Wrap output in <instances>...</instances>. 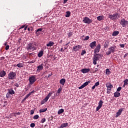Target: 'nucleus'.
Here are the masks:
<instances>
[{"instance_id":"f257e3e1","label":"nucleus","mask_w":128,"mask_h":128,"mask_svg":"<svg viewBox=\"0 0 128 128\" xmlns=\"http://www.w3.org/2000/svg\"><path fill=\"white\" fill-rule=\"evenodd\" d=\"M36 42L33 43H29L27 44L26 50H36Z\"/></svg>"},{"instance_id":"f03ea898","label":"nucleus","mask_w":128,"mask_h":128,"mask_svg":"<svg viewBox=\"0 0 128 128\" xmlns=\"http://www.w3.org/2000/svg\"><path fill=\"white\" fill-rule=\"evenodd\" d=\"M108 18L112 20H116L120 18V15L118 13L114 14H109Z\"/></svg>"},{"instance_id":"7ed1b4c3","label":"nucleus","mask_w":128,"mask_h":128,"mask_svg":"<svg viewBox=\"0 0 128 128\" xmlns=\"http://www.w3.org/2000/svg\"><path fill=\"white\" fill-rule=\"evenodd\" d=\"M108 50L106 52V56H110L111 54H114L116 50V46H112L108 49Z\"/></svg>"},{"instance_id":"20e7f679","label":"nucleus","mask_w":128,"mask_h":128,"mask_svg":"<svg viewBox=\"0 0 128 128\" xmlns=\"http://www.w3.org/2000/svg\"><path fill=\"white\" fill-rule=\"evenodd\" d=\"M8 78L11 80H16V73L14 72H10L8 74Z\"/></svg>"},{"instance_id":"39448f33","label":"nucleus","mask_w":128,"mask_h":128,"mask_svg":"<svg viewBox=\"0 0 128 128\" xmlns=\"http://www.w3.org/2000/svg\"><path fill=\"white\" fill-rule=\"evenodd\" d=\"M102 56V55L100 54H94L92 58L94 64H96V61L98 60H100Z\"/></svg>"},{"instance_id":"423d86ee","label":"nucleus","mask_w":128,"mask_h":128,"mask_svg":"<svg viewBox=\"0 0 128 128\" xmlns=\"http://www.w3.org/2000/svg\"><path fill=\"white\" fill-rule=\"evenodd\" d=\"M30 84L31 86L34 84L36 82V76L35 75H32L29 78Z\"/></svg>"},{"instance_id":"0eeeda50","label":"nucleus","mask_w":128,"mask_h":128,"mask_svg":"<svg viewBox=\"0 0 128 128\" xmlns=\"http://www.w3.org/2000/svg\"><path fill=\"white\" fill-rule=\"evenodd\" d=\"M84 24H90L92 22V20L89 18L88 17H84L82 20Z\"/></svg>"},{"instance_id":"6e6552de","label":"nucleus","mask_w":128,"mask_h":128,"mask_svg":"<svg viewBox=\"0 0 128 128\" xmlns=\"http://www.w3.org/2000/svg\"><path fill=\"white\" fill-rule=\"evenodd\" d=\"M120 24H121L123 28H126V26H128V21L124 18H122L120 20Z\"/></svg>"},{"instance_id":"1a4fd4ad","label":"nucleus","mask_w":128,"mask_h":128,"mask_svg":"<svg viewBox=\"0 0 128 128\" xmlns=\"http://www.w3.org/2000/svg\"><path fill=\"white\" fill-rule=\"evenodd\" d=\"M102 104H104V102L100 100L98 103V106L96 107V111L98 112L100 108H102Z\"/></svg>"},{"instance_id":"9d476101","label":"nucleus","mask_w":128,"mask_h":128,"mask_svg":"<svg viewBox=\"0 0 128 128\" xmlns=\"http://www.w3.org/2000/svg\"><path fill=\"white\" fill-rule=\"evenodd\" d=\"M124 110V108H121L119 109L118 112L116 114L115 118H118V116L122 114V112Z\"/></svg>"},{"instance_id":"9b49d317","label":"nucleus","mask_w":128,"mask_h":128,"mask_svg":"<svg viewBox=\"0 0 128 128\" xmlns=\"http://www.w3.org/2000/svg\"><path fill=\"white\" fill-rule=\"evenodd\" d=\"M100 44H98L94 50V54H98V52H100Z\"/></svg>"},{"instance_id":"f8f14e48","label":"nucleus","mask_w":128,"mask_h":128,"mask_svg":"<svg viewBox=\"0 0 128 128\" xmlns=\"http://www.w3.org/2000/svg\"><path fill=\"white\" fill-rule=\"evenodd\" d=\"M90 84V81H88V82H85L80 86L78 87V89L82 90V89L84 88H86V86H88V84Z\"/></svg>"},{"instance_id":"ddd939ff","label":"nucleus","mask_w":128,"mask_h":128,"mask_svg":"<svg viewBox=\"0 0 128 128\" xmlns=\"http://www.w3.org/2000/svg\"><path fill=\"white\" fill-rule=\"evenodd\" d=\"M80 48H82V46L80 45L74 46L72 48V52H78L80 50Z\"/></svg>"},{"instance_id":"4468645a","label":"nucleus","mask_w":128,"mask_h":128,"mask_svg":"<svg viewBox=\"0 0 128 128\" xmlns=\"http://www.w3.org/2000/svg\"><path fill=\"white\" fill-rule=\"evenodd\" d=\"M106 86L108 88V90H111L112 88H114V86H112V84H110V82L106 83Z\"/></svg>"},{"instance_id":"2eb2a0df","label":"nucleus","mask_w":128,"mask_h":128,"mask_svg":"<svg viewBox=\"0 0 128 128\" xmlns=\"http://www.w3.org/2000/svg\"><path fill=\"white\" fill-rule=\"evenodd\" d=\"M89 46L91 48H92V50H94V48L96 46V41L92 42L90 44Z\"/></svg>"},{"instance_id":"dca6fc26","label":"nucleus","mask_w":128,"mask_h":128,"mask_svg":"<svg viewBox=\"0 0 128 128\" xmlns=\"http://www.w3.org/2000/svg\"><path fill=\"white\" fill-rule=\"evenodd\" d=\"M38 69H37V72H40L41 70H42L44 69V64H42L40 65H39L38 66Z\"/></svg>"},{"instance_id":"f3484780","label":"nucleus","mask_w":128,"mask_h":128,"mask_svg":"<svg viewBox=\"0 0 128 128\" xmlns=\"http://www.w3.org/2000/svg\"><path fill=\"white\" fill-rule=\"evenodd\" d=\"M82 72V74H88V72H90V68H82L81 70Z\"/></svg>"},{"instance_id":"a211bd4d","label":"nucleus","mask_w":128,"mask_h":128,"mask_svg":"<svg viewBox=\"0 0 128 128\" xmlns=\"http://www.w3.org/2000/svg\"><path fill=\"white\" fill-rule=\"evenodd\" d=\"M52 93L50 92L48 94V95H47V96L45 98L44 100V101H45L46 102H48V98H50V96H52Z\"/></svg>"},{"instance_id":"6ab92c4d","label":"nucleus","mask_w":128,"mask_h":128,"mask_svg":"<svg viewBox=\"0 0 128 128\" xmlns=\"http://www.w3.org/2000/svg\"><path fill=\"white\" fill-rule=\"evenodd\" d=\"M6 72L4 70H2L0 71V78L6 76Z\"/></svg>"},{"instance_id":"aec40b11","label":"nucleus","mask_w":128,"mask_h":128,"mask_svg":"<svg viewBox=\"0 0 128 128\" xmlns=\"http://www.w3.org/2000/svg\"><path fill=\"white\" fill-rule=\"evenodd\" d=\"M8 91L10 94H16V92H14V89H12V88L8 89Z\"/></svg>"},{"instance_id":"412c9836","label":"nucleus","mask_w":128,"mask_h":128,"mask_svg":"<svg viewBox=\"0 0 128 128\" xmlns=\"http://www.w3.org/2000/svg\"><path fill=\"white\" fill-rule=\"evenodd\" d=\"M60 84H62V86H64V84H66V79L65 78H62L60 80Z\"/></svg>"},{"instance_id":"4be33fe9","label":"nucleus","mask_w":128,"mask_h":128,"mask_svg":"<svg viewBox=\"0 0 128 128\" xmlns=\"http://www.w3.org/2000/svg\"><path fill=\"white\" fill-rule=\"evenodd\" d=\"M114 96L115 98H119V96H120V93L118 92V91L115 92L114 93Z\"/></svg>"},{"instance_id":"5701e85b","label":"nucleus","mask_w":128,"mask_h":128,"mask_svg":"<svg viewBox=\"0 0 128 128\" xmlns=\"http://www.w3.org/2000/svg\"><path fill=\"white\" fill-rule=\"evenodd\" d=\"M108 44H110V42H108V40H106L104 44V48H108Z\"/></svg>"},{"instance_id":"b1692460","label":"nucleus","mask_w":128,"mask_h":128,"mask_svg":"<svg viewBox=\"0 0 128 128\" xmlns=\"http://www.w3.org/2000/svg\"><path fill=\"white\" fill-rule=\"evenodd\" d=\"M38 56V58H42V56H44V50L40 51Z\"/></svg>"},{"instance_id":"393cba45","label":"nucleus","mask_w":128,"mask_h":128,"mask_svg":"<svg viewBox=\"0 0 128 128\" xmlns=\"http://www.w3.org/2000/svg\"><path fill=\"white\" fill-rule=\"evenodd\" d=\"M54 44V43L52 41H50L48 44H46V46H52Z\"/></svg>"},{"instance_id":"a878e982","label":"nucleus","mask_w":128,"mask_h":128,"mask_svg":"<svg viewBox=\"0 0 128 128\" xmlns=\"http://www.w3.org/2000/svg\"><path fill=\"white\" fill-rule=\"evenodd\" d=\"M120 34V32L118 31H114L112 34V36H116Z\"/></svg>"},{"instance_id":"bb28decb","label":"nucleus","mask_w":128,"mask_h":128,"mask_svg":"<svg viewBox=\"0 0 128 128\" xmlns=\"http://www.w3.org/2000/svg\"><path fill=\"white\" fill-rule=\"evenodd\" d=\"M68 126V123H64L62 124V125L60 126V128H66V126Z\"/></svg>"},{"instance_id":"cd10ccee","label":"nucleus","mask_w":128,"mask_h":128,"mask_svg":"<svg viewBox=\"0 0 128 128\" xmlns=\"http://www.w3.org/2000/svg\"><path fill=\"white\" fill-rule=\"evenodd\" d=\"M39 32H42V28H38V29L36 30V34H40V33Z\"/></svg>"},{"instance_id":"c85d7f7f","label":"nucleus","mask_w":128,"mask_h":128,"mask_svg":"<svg viewBox=\"0 0 128 128\" xmlns=\"http://www.w3.org/2000/svg\"><path fill=\"white\" fill-rule=\"evenodd\" d=\"M64 112V110L63 108H61L58 110V114H62V112Z\"/></svg>"},{"instance_id":"c756f323","label":"nucleus","mask_w":128,"mask_h":128,"mask_svg":"<svg viewBox=\"0 0 128 128\" xmlns=\"http://www.w3.org/2000/svg\"><path fill=\"white\" fill-rule=\"evenodd\" d=\"M106 74L108 76L109 74H112V72H110V69H106Z\"/></svg>"},{"instance_id":"7c9ffc66","label":"nucleus","mask_w":128,"mask_h":128,"mask_svg":"<svg viewBox=\"0 0 128 128\" xmlns=\"http://www.w3.org/2000/svg\"><path fill=\"white\" fill-rule=\"evenodd\" d=\"M24 64L22 63H19L18 64H17L16 66H18V68H24Z\"/></svg>"},{"instance_id":"2f4dec72","label":"nucleus","mask_w":128,"mask_h":128,"mask_svg":"<svg viewBox=\"0 0 128 128\" xmlns=\"http://www.w3.org/2000/svg\"><path fill=\"white\" fill-rule=\"evenodd\" d=\"M66 18H70V12L68 11L66 12V15L65 16Z\"/></svg>"},{"instance_id":"473e14b6","label":"nucleus","mask_w":128,"mask_h":128,"mask_svg":"<svg viewBox=\"0 0 128 128\" xmlns=\"http://www.w3.org/2000/svg\"><path fill=\"white\" fill-rule=\"evenodd\" d=\"M46 110H48V108H46L44 109H40L39 112L40 114H42V112H46Z\"/></svg>"},{"instance_id":"72a5a7b5","label":"nucleus","mask_w":128,"mask_h":128,"mask_svg":"<svg viewBox=\"0 0 128 128\" xmlns=\"http://www.w3.org/2000/svg\"><path fill=\"white\" fill-rule=\"evenodd\" d=\"M103 18H104V16H98L97 17V20L100 21L102 20Z\"/></svg>"},{"instance_id":"f704fd0d","label":"nucleus","mask_w":128,"mask_h":128,"mask_svg":"<svg viewBox=\"0 0 128 128\" xmlns=\"http://www.w3.org/2000/svg\"><path fill=\"white\" fill-rule=\"evenodd\" d=\"M86 54V50H82V52H81V56H84V54Z\"/></svg>"},{"instance_id":"c9c22d12","label":"nucleus","mask_w":128,"mask_h":128,"mask_svg":"<svg viewBox=\"0 0 128 128\" xmlns=\"http://www.w3.org/2000/svg\"><path fill=\"white\" fill-rule=\"evenodd\" d=\"M124 85L127 86L128 84V79H126L124 81Z\"/></svg>"},{"instance_id":"e433bc0d","label":"nucleus","mask_w":128,"mask_h":128,"mask_svg":"<svg viewBox=\"0 0 128 128\" xmlns=\"http://www.w3.org/2000/svg\"><path fill=\"white\" fill-rule=\"evenodd\" d=\"M40 118V116H38V115H35L34 116V118H33L34 119V120H38V118Z\"/></svg>"},{"instance_id":"4c0bfd02","label":"nucleus","mask_w":128,"mask_h":128,"mask_svg":"<svg viewBox=\"0 0 128 128\" xmlns=\"http://www.w3.org/2000/svg\"><path fill=\"white\" fill-rule=\"evenodd\" d=\"M68 38H70L72 36V32H69L68 34Z\"/></svg>"},{"instance_id":"58836bf2","label":"nucleus","mask_w":128,"mask_h":128,"mask_svg":"<svg viewBox=\"0 0 128 128\" xmlns=\"http://www.w3.org/2000/svg\"><path fill=\"white\" fill-rule=\"evenodd\" d=\"M62 88L60 87L57 91L58 94H60V92H62Z\"/></svg>"},{"instance_id":"ea45409f","label":"nucleus","mask_w":128,"mask_h":128,"mask_svg":"<svg viewBox=\"0 0 128 128\" xmlns=\"http://www.w3.org/2000/svg\"><path fill=\"white\" fill-rule=\"evenodd\" d=\"M89 39H90V36H86V37H85V38H84L83 40H88Z\"/></svg>"},{"instance_id":"a19ab883","label":"nucleus","mask_w":128,"mask_h":128,"mask_svg":"<svg viewBox=\"0 0 128 128\" xmlns=\"http://www.w3.org/2000/svg\"><path fill=\"white\" fill-rule=\"evenodd\" d=\"M46 120V118H43L42 120H41V122L42 124H44V122H45Z\"/></svg>"},{"instance_id":"79ce46f5","label":"nucleus","mask_w":128,"mask_h":128,"mask_svg":"<svg viewBox=\"0 0 128 128\" xmlns=\"http://www.w3.org/2000/svg\"><path fill=\"white\" fill-rule=\"evenodd\" d=\"M122 87L121 86H120L118 87L117 89H116V90L117 92H120V90H122Z\"/></svg>"},{"instance_id":"37998d69","label":"nucleus","mask_w":128,"mask_h":128,"mask_svg":"<svg viewBox=\"0 0 128 128\" xmlns=\"http://www.w3.org/2000/svg\"><path fill=\"white\" fill-rule=\"evenodd\" d=\"M36 126V124H34V123H32L30 125V126H31V128H34Z\"/></svg>"},{"instance_id":"c03bdc74","label":"nucleus","mask_w":128,"mask_h":128,"mask_svg":"<svg viewBox=\"0 0 128 128\" xmlns=\"http://www.w3.org/2000/svg\"><path fill=\"white\" fill-rule=\"evenodd\" d=\"M30 114L32 115V114H34V110H30Z\"/></svg>"},{"instance_id":"a18cd8bd","label":"nucleus","mask_w":128,"mask_h":128,"mask_svg":"<svg viewBox=\"0 0 128 128\" xmlns=\"http://www.w3.org/2000/svg\"><path fill=\"white\" fill-rule=\"evenodd\" d=\"M94 86H100V82H96L94 84Z\"/></svg>"},{"instance_id":"49530a36","label":"nucleus","mask_w":128,"mask_h":128,"mask_svg":"<svg viewBox=\"0 0 128 128\" xmlns=\"http://www.w3.org/2000/svg\"><path fill=\"white\" fill-rule=\"evenodd\" d=\"M10 48V46H8V45H7L6 46V48H5V50H8Z\"/></svg>"},{"instance_id":"de8ad7c7","label":"nucleus","mask_w":128,"mask_h":128,"mask_svg":"<svg viewBox=\"0 0 128 128\" xmlns=\"http://www.w3.org/2000/svg\"><path fill=\"white\" fill-rule=\"evenodd\" d=\"M30 96V94H28L25 97H24V98H26H26H28V96Z\"/></svg>"},{"instance_id":"09e8293b","label":"nucleus","mask_w":128,"mask_h":128,"mask_svg":"<svg viewBox=\"0 0 128 128\" xmlns=\"http://www.w3.org/2000/svg\"><path fill=\"white\" fill-rule=\"evenodd\" d=\"M49 120H54V116H51L50 117L48 118Z\"/></svg>"},{"instance_id":"8fccbe9b","label":"nucleus","mask_w":128,"mask_h":128,"mask_svg":"<svg viewBox=\"0 0 128 128\" xmlns=\"http://www.w3.org/2000/svg\"><path fill=\"white\" fill-rule=\"evenodd\" d=\"M34 62H36V60H32V61H30V62H28V64H34Z\"/></svg>"},{"instance_id":"3c124183","label":"nucleus","mask_w":128,"mask_h":128,"mask_svg":"<svg viewBox=\"0 0 128 128\" xmlns=\"http://www.w3.org/2000/svg\"><path fill=\"white\" fill-rule=\"evenodd\" d=\"M14 86H16V88H18L20 86V85L18 84V83H16L14 84Z\"/></svg>"},{"instance_id":"603ef678","label":"nucleus","mask_w":128,"mask_h":128,"mask_svg":"<svg viewBox=\"0 0 128 128\" xmlns=\"http://www.w3.org/2000/svg\"><path fill=\"white\" fill-rule=\"evenodd\" d=\"M120 48H124V44H120Z\"/></svg>"},{"instance_id":"864d4df0","label":"nucleus","mask_w":128,"mask_h":128,"mask_svg":"<svg viewBox=\"0 0 128 128\" xmlns=\"http://www.w3.org/2000/svg\"><path fill=\"white\" fill-rule=\"evenodd\" d=\"M128 53H126L124 56V58H126V56H128Z\"/></svg>"},{"instance_id":"5fc2aeb1","label":"nucleus","mask_w":128,"mask_h":128,"mask_svg":"<svg viewBox=\"0 0 128 128\" xmlns=\"http://www.w3.org/2000/svg\"><path fill=\"white\" fill-rule=\"evenodd\" d=\"M98 71V68H96L95 70H94V72H96Z\"/></svg>"},{"instance_id":"6e6d98bb","label":"nucleus","mask_w":128,"mask_h":128,"mask_svg":"<svg viewBox=\"0 0 128 128\" xmlns=\"http://www.w3.org/2000/svg\"><path fill=\"white\" fill-rule=\"evenodd\" d=\"M34 90H33L31 92H29L28 94H30H30H34Z\"/></svg>"},{"instance_id":"4d7b16f0","label":"nucleus","mask_w":128,"mask_h":128,"mask_svg":"<svg viewBox=\"0 0 128 128\" xmlns=\"http://www.w3.org/2000/svg\"><path fill=\"white\" fill-rule=\"evenodd\" d=\"M16 116H20V112H18L16 113Z\"/></svg>"},{"instance_id":"13d9d810","label":"nucleus","mask_w":128,"mask_h":128,"mask_svg":"<svg viewBox=\"0 0 128 128\" xmlns=\"http://www.w3.org/2000/svg\"><path fill=\"white\" fill-rule=\"evenodd\" d=\"M44 102H46L45 101H44V100L42 101L41 102V104H44Z\"/></svg>"},{"instance_id":"bf43d9fd","label":"nucleus","mask_w":128,"mask_h":128,"mask_svg":"<svg viewBox=\"0 0 128 128\" xmlns=\"http://www.w3.org/2000/svg\"><path fill=\"white\" fill-rule=\"evenodd\" d=\"M68 0H64V4H66V2L68 1Z\"/></svg>"},{"instance_id":"052dcab7","label":"nucleus","mask_w":128,"mask_h":128,"mask_svg":"<svg viewBox=\"0 0 128 128\" xmlns=\"http://www.w3.org/2000/svg\"><path fill=\"white\" fill-rule=\"evenodd\" d=\"M4 104H6V106H7L8 105V101L4 102Z\"/></svg>"},{"instance_id":"680f3d73","label":"nucleus","mask_w":128,"mask_h":128,"mask_svg":"<svg viewBox=\"0 0 128 128\" xmlns=\"http://www.w3.org/2000/svg\"><path fill=\"white\" fill-rule=\"evenodd\" d=\"M60 52H64V48H60Z\"/></svg>"},{"instance_id":"e2e57ef3","label":"nucleus","mask_w":128,"mask_h":128,"mask_svg":"<svg viewBox=\"0 0 128 128\" xmlns=\"http://www.w3.org/2000/svg\"><path fill=\"white\" fill-rule=\"evenodd\" d=\"M96 86L94 85L92 87V90H94V88H96Z\"/></svg>"},{"instance_id":"0e129e2a","label":"nucleus","mask_w":128,"mask_h":128,"mask_svg":"<svg viewBox=\"0 0 128 128\" xmlns=\"http://www.w3.org/2000/svg\"><path fill=\"white\" fill-rule=\"evenodd\" d=\"M4 60V56L2 57L1 58H0V60Z\"/></svg>"},{"instance_id":"69168bd1","label":"nucleus","mask_w":128,"mask_h":128,"mask_svg":"<svg viewBox=\"0 0 128 128\" xmlns=\"http://www.w3.org/2000/svg\"><path fill=\"white\" fill-rule=\"evenodd\" d=\"M106 93L108 94H110V90H108Z\"/></svg>"},{"instance_id":"338daca9","label":"nucleus","mask_w":128,"mask_h":128,"mask_svg":"<svg viewBox=\"0 0 128 128\" xmlns=\"http://www.w3.org/2000/svg\"><path fill=\"white\" fill-rule=\"evenodd\" d=\"M68 44H70V42L66 44L65 46L64 45V46H68Z\"/></svg>"},{"instance_id":"774afa93","label":"nucleus","mask_w":128,"mask_h":128,"mask_svg":"<svg viewBox=\"0 0 128 128\" xmlns=\"http://www.w3.org/2000/svg\"><path fill=\"white\" fill-rule=\"evenodd\" d=\"M26 98H25L22 100V102H26Z\"/></svg>"}]
</instances>
